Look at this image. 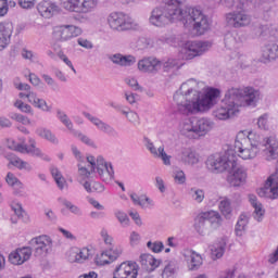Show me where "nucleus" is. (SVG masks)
<instances>
[{"label": "nucleus", "mask_w": 278, "mask_h": 278, "mask_svg": "<svg viewBox=\"0 0 278 278\" xmlns=\"http://www.w3.org/2000/svg\"><path fill=\"white\" fill-rule=\"evenodd\" d=\"M225 23L227 27L240 29L251 25V15L242 11H232L225 15Z\"/></svg>", "instance_id": "f8f14e48"}, {"label": "nucleus", "mask_w": 278, "mask_h": 278, "mask_svg": "<svg viewBox=\"0 0 278 278\" xmlns=\"http://www.w3.org/2000/svg\"><path fill=\"white\" fill-rule=\"evenodd\" d=\"M7 160L9 161V164H11L12 166H15V168H21V164L23 162V160L18 156H14L12 154H8L7 155Z\"/></svg>", "instance_id": "680f3d73"}, {"label": "nucleus", "mask_w": 278, "mask_h": 278, "mask_svg": "<svg viewBox=\"0 0 278 278\" xmlns=\"http://www.w3.org/2000/svg\"><path fill=\"white\" fill-rule=\"evenodd\" d=\"M109 60H111L113 64H116L117 66H134V64H136V56L131 54L123 55L121 53H115L109 55Z\"/></svg>", "instance_id": "c756f323"}, {"label": "nucleus", "mask_w": 278, "mask_h": 278, "mask_svg": "<svg viewBox=\"0 0 278 278\" xmlns=\"http://www.w3.org/2000/svg\"><path fill=\"white\" fill-rule=\"evenodd\" d=\"M99 5V0H64L63 8L67 12H76V14H90L94 12Z\"/></svg>", "instance_id": "1a4fd4ad"}, {"label": "nucleus", "mask_w": 278, "mask_h": 278, "mask_svg": "<svg viewBox=\"0 0 278 278\" xmlns=\"http://www.w3.org/2000/svg\"><path fill=\"white\" fill-rule=\"evenodd\" d=\"M138 71L148 73L149 75H157L162 71V61L155 56L143 58L138 61Z\"/></svg>", "instance_id": "2eb2a0df"}, {"label": "nucleus", "mask_w": 278, "mask_h": 278, "mask_svg": "<svg viewBox=\"0 0 278 278\" xmlns=\"http://www.w3.org/2000/svg\"><path fill=\"white\" fill-rule=\"evenodd\" d=\"M220 90L207 87L204 81L190 78L174 93L177 112L184 116L210 112L216 105Z\"/></svg>", "instance_id": "7ed1b4c3"}, {"label": "nucleus", "mask_w": 278, "mask_h": 278, "mask_svg": "<svg viewBox=\"0 0 278 278\" xmlns=\"http://www.w3.org/2000/svg\"><path fill=\"white\" fill-rule=\"evenodd\" d=\"M13 31L14 24L12 22L0 23V51H3L10 45Z\"/></svg>", "instance_id": "b1692460"}, {"label": "nucleus", "mask_w": 278, "mask_h": 278, "mask_svg": "<svg viewBox=\"0 0 278 278\" xmlns=\"http://www.w3.org/2000/svg\"><path fill=\"white\" fill-rule=\"evenodd\" d=\"M228 175L226 177V181L232 188H240L247 184V179L249 174L247 169L242 166H238V160H235V166L230 170H227Z\"/></svg>", "instance_id": "ddd939ff"}, {"label": "nucleus", "mask_w": 278, "mask_h": 278, "mask_svg": "<svg viewBox=\"0 0 278 278\" xmlns=\"http://www.w3.org/2000/svg\"><path fill=\"white\" fill-rule=\"evenodd\" d=\"M15 108H17V110H21V112H24L25 114H31L33 112L31 105L24 103L21 100L15 102Z\"/></svg>", "instance_id": "052dcab7"}, {"label": "nucleus", "mask_w": 278, "mask_h": 278, "mask_svg": "<svg viewBox=\"0 0 278 278\" xmlns=\"http://www.w3.org/2000/svg\"><path fill=\"white\" fill-rule=\"evenodd\" d=\"M257 127L258 129H262L263 131H268V113H265L261 115L257 119Z\"/></svg>", "instance_id": "603ef678"}, {"label": "nucleus", "mask_w": 278, "mask_h": 278, "mask_svg": "<svg viewBox=\"0 0 278 278\" xmlns=\"http://www.w3.org/2000/svg\"><path fill=\"white\" fill-rule=\"evenodd\" d=\"M13 86L14 88H16V90H22L24 92H31V86H29L28 84L22 83L20 78H15L13 80Z\"/></svg>", "instance_id": "864d4df0"}, {"label": "nucleus", "mask_w": 278, "mask_h": 278, "mask_svg": "<svg viewBox=\"0 0 278 278\" xmlns=\"http://www.w3.org/2000/svg\"><path fill=\"white\" fill-rule=\"evenodd\" d=\"M124 97L130 105H134L136 103V100L138 99V94L131 92V91H125Z\"/></svg>", "instance_id": "69168bd1"}, {"label": "nucleus", "mask_w": 278, "mask_h": 278, "mask_svg": "<svg viewBox=\"0 0 278 278\" xmlns=\"http://www.w3.org/2000/svg\"><path fill=\"white\" fill-rule=\"evenodd\" d=\"M181 255L187 263L189 270H199L203 265V257L193 250L185 249L182 250Z\"/></svg>", "instance_id": "6ab92c4d"}, {"label": "nucleus", "mask_w": 278, "mask_h": 278, "mask_svg": "<svg viewBox=\"0 0 278 278\" xmlns=\"http://www.w3.org/2000/svg\"><path fill=\"white\" fill-rule=\"evenodd\" d=\"M91 251L88 248H72L67 251L66 257L71 264H84L90 260Z\"/></svg>", "instance_id": "a211bd4d"}, {"label": "nucleus", "mask_w": 278, "mask_h": 278, "mask_svg": "<svg viewBox=\"0 0 278 278\" xmlns=\"http://www.w3.org/2000/svg\"><path fill=\"white\" fill-rule=\"evenodd\" d=\"M189 195L194 203H202L205 201V191L203 189L193 187L189 190Z\"/></svg>", "instance_id": "ea45409f"}, {"label": "nucleus", "mask_w": 278, "mask_h": 278, "mask_svg": "<svg viewBox=\"0 0 278 278\" xmlns=\"http://www.w3.org/2000/svg\"><path fill=\"white\" fill-rule=\"evenodd\" d=\"M260 90L253 87L230 88L226 91L220 105L213 111V116L218 121H229L240 114L244 105L255 108L260 101Z\"/></svg>", "instance_id": "20e7f679"}, {"label": "nucleus", "mask_w": 278, "mask_h": 278, "mask_svg": "<svg viewBox=\"0 0 278 278\" xmlns=\"http://www.w3.org/2000/svg\"><path fill=\"white\" fill-rule=\"evenodd\" d=\"M37 11L42 18H52L54 14L60 12V7L52 1L43 0L37 4Z\"/></svg>", "instance_id": "393cba45"}, {"label": "nucleus", "mask_w": 278, "mask_h": 278, "mask_svg": "<svg viewBox=\"0 0 278 278\" xmlns=\"http://www.w3.org/2000/svg\"><path fill=\"white\" fill-rule=\"evenodd\" d=\"M83 188H85L86 192L92 193V192H103L105 190V187L101 182L97 181H88L86 180L80 181Z\"/></svg>", "instance_id": "e433bc0d"}, {"label": "nucleus", "mask_w": 278, "mask_h": 278, "mask_svg": "<svg viewBox=\"0 0 278 278\" xmlns=\"http://www.w3.org/2000/svg\"><path fill=\"white\" fill-rule=\"evenodd\" d=\"M31 257V248L24 247L17 249L15 252L9 255V260L15 266H21V264H25Z\"/></svg>", "instance_id": "a878e982"}, {"label": "nucleus", "mask_w": 278, "mask_h": 278, "mask_svg": "<svg viewBox=\"0 0 278 278\" xmlns=\"http://www.w3.org/2000/svg\"><path fill=\"white\" fill-rule=\"evenodd\" d=\"M87 162L90 166L88 169L86 166H83L81 163L78 164V174L83 179H88L92 173L97 172L102 181H110L114 177V167H112V163L105 162L103 156H87Z\"/></svg>", "instance_id": "39448f33"}, {"label": "nucleus", "mask_w": 278, "mask_h": 278, "mask_svg": "<svg viewBox=\"0 0 278 278\" xmlns=\"http://www.w3.org/2000/svg\"><path fill=\"white\" fill-rule=\"evenodd\" d=\"M58 202L61 203L71 214L74 216H84V211H81V207H79L77 204H74L72 201H70L66 198H59Z\"/></svg>", "instance_id": "c9c22d12"}, {"label": "nucleus", "mask_w": 278, "mask_h": 278, "mask_svg": "<svg viewBox=\"0 0 278 278\" xmlns=\"http://www.w3.org/2000/svg\"><path fill=\"white\" fill-rule=\"evenodd\" d=\"M114 216L122 227H129V216H127V213L123 211H115Z\"/></svg>", "instance_id": "09e8293b"}, {"label": "nucleus", "mask_w": 278, "mask_h": 278, "mask_svg": "<svg viewBox=\"0 0 278 278\" xmlns=\"http://www.w3.org/2000/svg\"><path fill=\"white\" fill-rule=\"evenodd\" d=\"M225 249H227V241L219 239L210 247L211 255L213 260H220L225 255Z\"/></svg>", "instance_id": "72a5a7b5"}, {"label": "nucleus", "mask_w": 278, "mask_h": 278, "mask_svg": "<svg viewBox=\"0 0 278 278\" xmlns=\"http://www.w3.org/2000/svg\"><path fill=\"white\" fill-rule=\"evenodd\" d=\"M35 257H45L53 251V239L47 235H41L29 240Z\"/></svg>", "instance_id": "9d476101"}, {"label": "nucleus", "mask_w": 278, "mask_h": 278, "mask_svg": "<svg viewBox=\"0 0 278 278\" xmlns=\"http://www.w3.org/2000/svg\"><path fill=\"white\" fill-rule=\"evenodd\" d=\"M106 22L112 31H138L140 29V23L123 12L110 13Z\"/></svg>", "instance_id": "423d86ee"}, {"label": "nucleus", "mask_w": 278, "mask_h": 278, "mask_svg": "<svg viewBox=\"0 0 278 278\" xmlns=\"http://www.w3.org/2000/svg\"><path fill=\"white\" fill-rule=\"evenodd\" d=\"M174 181L179 186H182V184H186V173H184V170L181 169L176 170L174 173Z\"/></svg>", "instance_id": "bf43d9fd"}, {"label": "nucleus", "mask_w": 278, "mask_h": 278, "mask_svg": "<svg viewBox=\"0 0 278 278\" xmlns=\"http://www.w3.org/2000/svg\"><path fill=\"white\" fill-rule=\"evenodd\" d=\"M127 86L132 88V90H140V85L138 84V80L134 77H128L125 79Z\"/></svg>", "instance_id": "338daca9"}, {"label": "nucleus", "mask_w": 278, "mask_h": 278, "mask_svg": "<svg viewBox=\"0 0 278 278\" xmlns=\"http://www.w3.org/2000/svg\"><path fill=\"white\" fill-rule=\"evenodd\" d=\"M84 116L87 118V121L91 122L99 131H102V134H108V136H116V129H114V127H112L110 124L103 122L101 118L93 116L90 113H84Z\"/></svg>", "instance_id": "5701e85b"}, {"label": "nucleus", "mask_w": 278, "mask_h": 278, "mask_svg": "<svg viewBox=\"0 0 278 278\" xmlns=\"http://www.w3.org/2000/svg\"><path fill=\"white\" fill-rule=\"evenodd\" d=\"M211 129H214L212 119L207 117L194 118L195 140H199V138H202L203 136H207Z\"/></svg>", "instance_id": "aec40b11"}, {"label": "nucleus", "mask_w": 278, "mask_h": 278, "mask_svg": "<svg viewBox=\"0 0 278 278\" xmlns=\"http://www.w3.org/2000/svg\"><path fill=\"white\" fill-rule=\"evenodd\" d=\"M219 210L222 214L226 216V218H229V216H231V201H229L227 198H224L219 202Z\"/></svg>", "instance_id": "49530a36"}, {"label": "nucleus", "mask_w": 278, "mask_h": 278, "mask_svg": "<svg viewBox=\"0 0 278 278\" xmlns=\"http://www.w3.org/2000/svg\"><path fill=\"white\" fill-rule=\"evenodd\" d=\"M140 264L143 270H147V273H153V270L160 268L162 260L154 258L151 254H141Z\"/></svg>", "instance_id": "cd10ccee"}, {"label": "nucleus", "mask_w": 278, "mask_h": 278, "mask_svg": "<svg viewBox=\"0 0 278 278\" xmlns=\"http://www.w3.org/2000/svg\"><path fill=\"white\" fill-rule=\"evenodd\" d=\"M177 264L175 262H169L163 270L162 277L163 278H175V275H177Z\"/></svg>", "instance_id": "c03bdc74"}, {"label": "nucleus", "mask_w": 278, "mask_h": 278, "mask_svg": "<svg viewBox=\"0 0 278 278\" xmlns=\"http://www.w3.org/2000/svg\"><path fill=\"white\" fill-rule=\"evenodd\" d=\"M147 247L153 253H162V251L164 250V243H162V241H155V242L149 241L147 243Z\"/></svg>", "instance_id": "6e6d98bb"}, {"label": "nucleus", "mask_w": 278, "mask_h": 278, "mask_svg": "<svg viewBox=\"0 0 278 278\" xmlns=\"http://www.w3.org/2000/svg\"><path fill=\"white\" fill-rule=\"evenodd\" d=\"M195 228L203 236L207 230V225L213 229H218L223 225V217L219 212L208 211L200 213L197 217Z\"/></svg>", "instance_id": "6e6552de"}, {"label": "nucleus", "mask_w": 278, "mask_h": 278, "mask_svg": "<svg viewBox=\"0 0 278 278\" xmlns=\"http://www.w3.org/2000/svg\"><path fill=\"white\" fill-rule=\"evenodd\" d=\"M155 187L157 188V190H160V192H166V185L164 184V179H162V177L160 176L155 177Z\"/></svg>", "instance_id": "774afa93"}, {"label": "nucleus", "mask_w": 278, "mask_h": 278, "mask_svg": "<svg viewBox=\"0 0 278 278\" xmlns=\"http://www.w3.org/2000/svg\"><path fill=\"white\" fill-rule=\"evenodd\" d=\"M261 197H265L266 199H278V175L277 169L274 175H270L265 181L264 188L261 189Z\"/></svg>", "instance_id": "dca6fc26"}, {"label": "nucleus", "mask_w": 278, "mask_h": 278, "mask_svg": "<svg viewBox=\"0 0 278 278\" xmlns=\"http://www.w3.org/2000/svg\"><path fill=\"white\" fill-rule=\"evenodd\" d=\"M194 118H186L179 125V131L182 136L190 138L191 140H197V135L194 130Z\"/></svg>", "instance_id": "c85d7f7f"}, {"label": "nucleus", "mask_w": 278, "mask_h": 278, "mask_svg": "<svg viewBox=\"0 0 278 278\" xmlns=\"http://www.w3.org/2000/svg\"><path fill=\"white\" fill-rule=\"evenodd\" d=\"M153 205H155V203L153 202V200H151V198L147 195H141L139 206L142 207V210H151Z\"/></svg>", "instance_id": "13d9d810"}, {"label": "nucleus", "mask_w": 278, "mask_h": 278, "mask_svg": "<svg viewBox=\"0 0 278 278\" xmlns=\"http://www.w3.org/2000/svg\"><path fill=\"white\" fill-rule=\"evenodd\" d=\"M164 5L154 7L149 15L148 23L156 29H164L170 23L180 21L185 27H192L197 34L203 35L210 29V20L201 9L181 8L186 0H163Z\"/></svg>", "instance_id": "f03ea898"}, {"label": "nucleus", "mask_w": 278, "mask_h": 278, "mask_svg": "<svg viewBox=\"0 0 278 278\" xmlns=\"http://www.w3.org/2000/svg\"><path fill=\"white\" fill-rule=\"evenodd\" d=\"M179 162L185 166H194L201 162V156L192 148H184L179 153Z\"/></svg>", "instance_id": "4be33fe9"}, {"label": "nucleus", "mask_w": 278, "mask_h": 278, "mask_svg": "<svg viewBox=\"0 0 278 278\" xmlns=\"http://www.w3.org/2000/svg\"><path fill=\"white\" fill-rule=\"evenodd\" d=\"M242 3H249L254 10L261 12L263 16H269L270 12H273V4L268 2V0H241Z\"/></svg>", "instance_id": "bb28decb"}, {"label": "nucleus", "mask_w": 278, "mask_h": 278, "mask_svg": "<svg viewBox=\"0 0 278 278\" xmlns=\"http://www.w3.org/2000/svg\"><path fill=\"white\" fill-rule=\"evenodd\" d=\"M140 233L132 231L129 237L130 247H138L140 244Z\"/></svg>", "instance_id": "0e129e2a"}, {"label": "nucleus", "mask_w": 278, "mask_h": 278, "mask_svg": "<svg viewBox=\"0 0 278 278\" xmlns=\"http://www.w3.org/2000/svg\"><path fill=\"white\" fill-rule=\"evenodd\" d=\"M18 5L23 10H31L36 5V0H18Z\"/></svg>", "instance_id": "e2e57ef3"}, {"label": "nucleus", "mask_w": 278, "mask_h": 278, "mask_svg": "<svg viewBox=\"0 0 278 278\" xmlns=\"http://www.w3.org/2000/svg\"><path fill=\"white\" fill-rule=\"evenodd\" d=\"M50 170L55 184L58 185V188H60V190H64L66 179L62 177V173L60 172V169H58V167H51Z\"/></svg>", "instance_id": "37998d69"}, {"label": "nucleus", "mask_w": 278, "mask_h": 278, "mask_svg": "<svg viewBox=\"0 0 278 278\" xmlns=\"http://www.w3.org/2000/svg\"><path fill=\"white\" fill-rule=\"evenodd\" d=\"M10 118H12V121H16L17 123H22V125H31V121L28 119L27 116L18 113H11Z\"/></svg>", "instance_id": "5fc2aeb1"}, {"label": "nucleus", "mask_w": 278, "mask_h": 278, "mask_svg": "<svg viewBox=\"0 0 278 278\" xmlns=\"http://www.w3.org/2000/svg\"><path fill=\"white\" fill-rule=\"evenodd\" d=\"M112 262L114 261L110 258V252H108V250L102 252L100 256L96 258V264L98 266H105V264H112Z\"/></svg>", "instance_id": "3c124183"}, {"label": "nucleus", "mask_w": 278, "mask_h": 278, "mask_svg": "<svg viewBox=\"0 0 278 278\" xmlns=\"http://www.w3.org/2000/svg\"><path fill=\"white\" fill-rule=\"evenodd\" d=\"M263 151L266 160H275L277 157L278 140L277 137L270 136L262 138L255 131L241 130L237 134L235 140V149H227L224 153H215L207 156L205 165L213 175H220L227 173L236 166V160H255Z\"/></svg>", "instance_id": "f257e3e1"}, {"label": "nucleus", "mask_w": 278, "mask_h": 278, "mask_svg": "<svg viewBox=\"0 0 278 278\" xmlns=\"http://www.w3.org/2000/svg\"><path fill=\"white\" fill-rule=\"evenodd\" d=\"M30 144L27 146L25 137H20L18 142L13 139H9L7 146L11 151H17L18 153H26L27 155H31L33 157H40L46 162H49V156L42 152L40 148L36 147V141L34 139H29Z\"/></svg>", "instance_id": "0eeeda50"}, {"label": "nucleus", "mask_w": 278, "mask_h": 278, "mask_svg": "<svg viewBox=\"0 0 278 278\" xmlns=\"http://www.w3.org/2000/svg\"><path fill=\"white\" fill-rule=\"evenodd\" d=\"M56 117L60 121V123H62V125H64V127H66V129H68V131H71V134H73V131H75V129H73V121H71V117H68L66 112H64L62 110H58Z\"/></svg>", "instance_id": "4c0bfd02"}, {"label": "nucleus", "mask_w": 278, "mask_h": 278, "mask_svg": "<svg viewBox=\"0 0 278 278\" xmlns=\"http://www.w3.org/2000/svg\"><path fill=\"white\" fill-rule=\"evenodd\" d=\"M113 278H138V265L136 263H122L115 268Z\"/></svg>", "instance_id": "f3484780"}, {"label": "nucleus", "mask_w": 278, "mask_h": 278, "mask_svg": "<svg viewBox=\"0 0 278 278\" xmlns=\"http://www.w3.org/2000/svg\"><path fill=\"white\" fill-rule=\"evenodd\" d=\"M249 201L254 208L253 218L257 220V223H262L264 220V215L266 214V210H264V205L260 201H257V197L254 194L249 195Z\"/></svg>", "instance_id": "2f4dec72"}, {"label": "nucleus", "mask_w": 278, "mask_h": 278, "mask_svg": "<svg viewBox=\"0 0 278 278\" xmlns=\"http://www.w3.org/2000/svg\"><path fill=\"white\" fill-rule=\"evenodd\" d=\"M119 112L126 116L127 121H129V123H138L139 116L138 113L134 112V111H126L124 109L119 110Z\"/></svg>", "instance_id": "4d7b16f0"}, {"label": "nucleus", "mask_w": 278, "mask_h": 278, "mask_svg": "<svg viewBox=\"0 0 278 278\" xmlns=\"http://www.w3.org/2000/svg\"><path fill=\"white\" fill-rule=\"evenodd\" d=\"M212 47L207 41H187L184 45L182 53L186 60H193L198 55H203Z\"/></svg>", "instance_id": "4468645a"}, {"label": "nucleus", "mask_w": 278, "mask_h": 278, "mask_svg": "<svg viewBox=\"0 0 278 278\" xmlns=\"http://www.w3.org/2000/svg\"><path fill=\"white\" fill-rule=\"evenodd\" d=\"M27 99L34 108L41 110V112H51V106H49L45 99L39 98L37 92L29 91L27 93Z\"/></svg>", "instance_id": "7c9ffc66"}, {"label": "nucleus", "mask_w": 278, "mask_h": 278, "mask_svg": "<svg viewBox=\"0 0 278 278\" xmlns=\"http://www.w3.org/2000/svg\"><path fill=\"white\" fill-rule=\"evenodd\" d=\"M225 47L230 50H236L240 47V40L238 37L233 36L232 34H227L224 39Z\"/></svg>", "instance_id": "79ce46f5"}, {"label": "nucleus", "mask_w": 278, "mask_h": 278, "mask_svg": "<svg viewBox=\"0 0 278 278\" xmlns=\"http://www.w3.org/2000/svg\"><path fill=\"white\" fill-rule=\"evenodd\" d=\"M106 251L109 252L110 260L116 262L123 255V245H112Z\"/></svg>", "instance_id": "a18cd8bd"}, {"label": "nucleus", "mask_w": 278, "mask_h": 278, "mask_svg": "<svg viewBox=\"0 0 278 278\" xmlns=\"http://www.w3.org/2000/svg\"><path fill=\"white\" fill-rule=\"evenodd\" d=\"M262 58L265 62H273L278 59V45L277 42H268L262 49Z\"/></svg>", "instance_id": "473e14b6"}, {"label": "nucleus", "mask_w": 278, "mask_h": 278, "mask_svg": "<svg viewBox=\"0 0 278 278\" xmlns=\"http://www.w3.org/2000/svg\"><path fill=\"white\" fill-rule=\"evenodd\" d=\"M5 181L8 186H11V188L14 189V194L16 197H23V182H21V180H18V178L12 174V172L7 174Z\"/></svg>", "instance_id": "f704fd0d"}, {"label": "nucleus", "mask_w": 278, "mask_h": 278, "mask_svg": "<svg viewBox=\"0 0 278 278\" xmlns=\"http://www.w3.org/2000/svg\"><path fill=\"white\" fill-rule=\"evenodd\" d=\"M249 225V217L247 215H240L235 231L239 237L244 236V231H247V226Z\"/></svg>", "instance_id": "58836bf2"}, {"label": "nucleus", "mask_w": 278, "mask_h": 278, "mask_svg": "<svg viewBox=\"0 0 278 278\" xmlns=\"http://www.w3.org/2000/svg\"><path fill=\"white\" fill-rule=\"evenodd\" d=\"M37 136L40 138H45V140H48L49 142H52V144H58V137L51 132V130L47 128H38L36 130Z\"/></svg>", "instance_id": "a19ab883"}, {"label": "nucleus", "mask_w": 278, "mask_h": 278, "mask_svg": "<svg viewBox=\"0 0 278 278\" xmlns=\"http://www.w3.org/2000/svg\"><path fill=\"white\" fill-rule=\"evenodd\" d=\"M100 236L105 247H109V248L114 247V237L110 235V231H108V228H102L100 231Z\"/></svg>", "instance_id": "de8ad7c7"}, {"label": "nucleus", "mask_w": 278, "mask_h": 278, "mask_svg": "<svg viewBox=\"0 0 278 278\" xmlns=\"http://www.w3.org/2000/svg\"><path fill=\"white\" fill-rule=\"evenodd\" d=\"M73 136H75V138H78V140L80 142H84V144H88V147H93L94 146V141H92V139H90L88 136L81 134V131L79 130H72Z\"/></svg>", "instance_id": "8fccbe9b"}, {"label": "nucleus", "mask_w": 278, "mask_h": 278, "mask_svg": "<svg viewBox=\"0 0 278 278\" xmlns=\"http://www.w3.org/2000/svg\"><path fill=\"white\" fill-rule=\"evenodd\" d=\"M146 149L150 151L153 157L161 160L164 166H170L172 156L166 153V150H164V146H160L159 148H155V144H153L151 140L147 139Z\"/></svg>", "instance_id": "412c9836"}, {"label": "nucleus", "mask_w": 278, "mask_h": 278, "mask_svg": "<svg viewBox=\"0 0 278 278\" xmlns=\"http://www.w3.org/2000/svg\"><path fill=\"white\" fill-rule=\"evenodd\" d=\"M84 34L81 27L76 25H59L53 28V38L58 42H68Z\"/></svg>", "instance_id": "9b49d317"}]
</instances>
